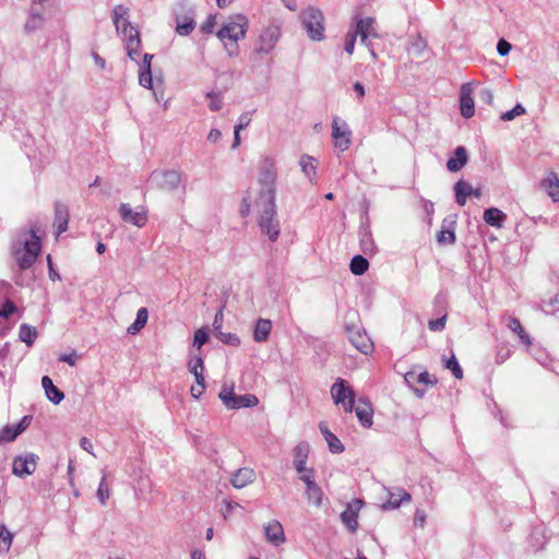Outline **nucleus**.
I'll return each mask as SVG.
<instances>
[{
	"instance_id": "f257e3e1",
	"label": "nucleus",
	"mask_w": 559,
	"mask_h": 559,
	"mask_svg": "<svg viewBox=\"0 0 559 559\" xmlns=\"http://www.w3.org/2000/svg\"><path fill=\"white\" fill-rule=\"evenodd\" d=\"M259 189H248L242 198L239 213L247 217L252 205L258 213V226L263 235L272 242H275L281 234V224L277 216L275 197L277 168L275 160L269 156L263 157L259 163Z\"/></svg>"
},
{
	"instance_id": "f03ea898",
	"label": "nucleus",
	"mask_w": 559,
	"mask_h": 559,
	"mask_svg": "<svg viewBox=\"0 0 559 559\" xmlns=\"http://www.w3.org/2000/svg\"><path fill=\"white\" fill-rule=\"evenodd\" d=\"M112 21L118 34L123 36L128 57L136 61L140 56L141 39L139 31L129 21V9L118 4L112 9Z\"/></svg>"
},
{
	"instance_id": "7ed1b4c3",
	"label": "nucleus",
	"mask_w": 559,
	"mask_h": 559,
	"mask_svg": "<svg viewBox=\"0 0 559 559\" xmlns=\"http://www.w3.org/2000/svg\"><path fill=\"white\" fill-rule=\"evenodd\" d=\"M248 29V19L238 14L229 17L227 22L217 32V37L224 44L227 55L229 57L237 56L238 45L240 39H243Z\"/></svg>"
},
{
	"instance_id": "20e7f679",
	"label": "nucleus",
	"mask_w": 559,
	"mask_h": 559,
	"mask_svg": "<svg viewBox=\"0 0 559 559\" xmlns=\"http://www.w3.org/2000/svg\"><path fill=\"white\" fill-rule=\"evenodd\" d=\"M41 249L39 237L34 230L29 231V238L13 246V255L22 270L29 269L36 261Z\"/></svg>"
},
{
	"instance_id": "39448f33",
	"label": "nucleus",
	"mask_w": 559,
	"mask_h": 559,
	"mask_svg": "<svg viewBox=\"0 0 559 559\" xmlns=\"http://www.w3.org/2000/svg\"><path fill=\"white\" fill-rule=\"evenodd\" d=\"M300 21L312 40L319 41L324 38V15L321 10L307 8L300 13Z\"/></svg>"
},
{
	"instance_id": "423d86ee",
	"label": "nucleus",
	"mask_w": 559,
	"mask_h": 559,
	"mask_svg": "<svg viewBox=\"0 0 559 559\" xmlns=\"http://www.w3.org/2000/svg\"><path fill=\"white\" fill-rule=\"evenodd\" d=\"M331 395L336 405H342L346 413H352L355 404V392L342 378H337L331 386Z\"/></svg>"
},
{
	"instance_id": "0eeeda50",
	"label": "nucleus",
	"mask_w": 559,
	"mask_h": 559,
	"mask_svg": "<svg viewBox=\"0 0 559 559\" xmlns=\"http://www.w3.org/2000/svg\"><path fill=\"white\" fill-rule=\"evenodd\" d=\"M148 181L155 188L174 191L182 186V176L177 170H154Z\"/></svg>"
},
{
	"instance_id": "6e6552de",
	"label": "nucleus",
	"mask_w": 559,
	"mask_h": 559,
	"mask_svg": "<svg viewBox=\"0 0 559 559\" xmlns=\"http://www.w3.org/2000/svg\"><path fill=\"white\" fill-rule=\"evenodd\" d=\"M219 399L228 409H240L257 406L259 400L253 394L236 395L233 389H223Z\"/></svg>"
},
{
	"instance_id": "1a4fd4ad",
	"label": "nucleus",
	"mask_w": 559,
	"mask_h": 559,
	"mask_svg": "<svg viewBox=\"0 0 559 559\" xmlns=\"http://www.w3.org/2000/svg\"><path fill=\"white\" fill-rule=\"evenodd\" d=\"M332 138L334 145L340 152H345L349 148L352 143V131L347 122L338 117H335L332 122Z\"/></svg>"
},
{
	"instance_id": "9d476101",
	"label": "nucleus",
	"mask_w": 559,
	"mask_h": 559,
	"mask_svg": "<svg viewBox=\"0 0 559 559\" xmlns=\"http://www.w3.org/2000/svg\"><path fill=\"white\" fill-rule=\"evenodd\" d=\"M352 31L360 37V43L370 47L369 37L379 38L376 29V20L373 17H355V24L350 26Z\"/></svg>"
},
{
	"instance_id": "9b49d317",
	"label": "nucleus",
	"mask_w": 559,
	"mask_h": 559,
	"mask_svg": "<svg viewBox=\"0 0 559 559\" xmlns=\"http://www.w3.org/2000/svg\"><path fill=\"white\" fill-rule=\"evenodd\" d=\"M194 11L191 8L179 5L175 11L176 33L180 36H188L195 28Z\"/></svg>"
},
{
	"instance_id": "f8f14e48",
	"label": "nucleus",
	"mask_w": 559,
	"mask_h": 559,
	"mask_svg": "<svg viewBox=\"0 0 559 559\" xmlns=\"http://www.w3.org/2000/svg\"><path fill=\"white\" fill-rule=\"evenodd\" d=\"M38 460V455L34 453L17 455L12 463V473L21 478L29 476L36 471Z\"/></svg>"
},
{
	"instance_id": "ddd939ff",
	"label": "nucleus",
	"mask_w": 559,
	"mask_h": 559,
	"mask_svg": "<svg viewBox=\"0 0 559 559\" xmlns=\"http://www.w3.org/2000/svg\"><path fill=\"white\" fill-rule=\"evenodd\" d=\"M346 333L349 342L360 353L368 355L373 349V344L365 331L357 325H347Z\"/></svg>"
},
{
	"instance_id": "4468645a",
	"label": "nucleus",
	"mask_w": 559,
	"mask_h": 559,
	"mask_svg": "<svg viewBox=\"0 0 559 559\" xmlns=\"http://www.w3.org/2000/svg\"><path fill=\"white\" fill-rule=\"evenodd\" d=\"M280 38V29L276 26H269L264 28L255 43V53H270Z\"/></svg>"
},
{
	"instance_id": "2eb2a0df",
	"label": "nucleus",
	"mask_w": 559,
	"mask_h": 559,
	"mask_svg": "<svg viewBox=\"0 0 559 559\" xmlns=\"http://www.w3.org/2000/svg\"><path fill=\"white\" fill-rule=\"evenodd\" d=\"M300 479L306 485L307 500L311 504L320 507L323 501V492L314 480V471L312 468H309V471H306V473L300 475Z\"/></svg>"
},
{
	"instance_id": "dca6fc26",
	"label": "nucleus",
	"mask_w": 559,
	"mask_h": 559,
	"mask_svg": "<svg viewBox=\"0 0 559 559\" xmlns=\"http://www.w3.org/2000/svg\"><path fill=\"white\" fill-rule=\"evenodd\" d=\"M119 213L123 222L136 227L141 228L147 223V212L143 207L141 210H133L129 203H121Z\"/></svg>"
},
{
	"instance_id": "f3484780",
	"label": "nucleus",
	"mask_w": 559,
	"mask_h": 559,
	"mask_svg": "<svg viewBox=\"0 0 559 559\" xmlns=\"http://www.w3.org/2000/svg\"><path fill=\"white\" fill-rule=\"evenodd\" d=\"M473 87L471 83H464L460 90V109L464 118H472L475 115Z\"/></svg>"
},
{
	"instance_id": "a211bd4d",
	"label": "nucleus",
	"mask_w": 559,
	"mask_h": 559,
	"mask_svg": "<svg viewBox=\"0 0 559 559\" xmlns=\"http://www.w3.org/2000/svg\"><path fill=\"white\" fill-rule=\"evenodd\" d=\"M361 503V500L357 499L354 501V503L348 504L347 508L341 513V520L350 533H355L357 531L358 512Z\"/></svg>"
},
{
	"instance_id": "6ab92c4d",
	"label": "nucleus",
	"mask_w": 559,
	"mask_h": 559,
	"mask_svg": "<svg viewBox=\"0 0 559 559\" xmlns=\"http://www.w3.org/2000/svg\"><path fill=\"white\" fill-rule=\"evenodd\" d=\"M263 530L265 538L270 544L274 546H280L285 543L286 538L284 528L283 525L277 520H273L264 524Z\"/></svg>"
},
{
	"instance_id": "aec40b11",
	"label": "nucleus",
	"mask_w": 559,
	"mask_h": 559,
	"mask_svg": "<svg viewBox=\"0 0 559 559\" xmlns=\"http://www.w3.org/2000/svg\"><path fill=\"white\" fill-rule=\"evenodd\" d=\"M454 192H455V201L459 205L463 206L466 204V199L468 195L480 198L481 191L478 188H473L471 183L464 180H459L454 185Z\"/></svg>"
},
{
	"instance_id": "412c9836",
	"label": "nucleus",
	"mask_w": 559,
	"mask_h": 559,
	"mask_svg": "<svg viewBox=\"0 0 559 559\" xmlns=\"http://www.w3.org/2000/svg\"><path fill=\"white\" fill-rule=\"evenodd\" d=\"M255 480V472L250 467L238 468L230 476V484L237 489H241Z\"/></svg>"
},
{
	"instance_id": "4be33fe9",
	"label": "nucleus",
	"mask_w": 559,
	"mask_h": 559,
	"mask_svg": "<svg viewBox=\"0 0 559 559\" xmlns=\"http://www.w3.org/2000/svg\"><path fill=\"white\" fill-rule=\"evenodd\" d=\"M411 495L402 488L388 489V500L383 509H397L403 502L411 501Z\"/></svg>"
},
{
	"instance_id": "5701e85b",
	"label": "nucleus",
	"mask_w": 559,
	"mask_h": 559,
	"mask_svg": "<svg viewBox=\"0 0 559 559\" xmlns=\"http://www.w3.org/2000/svg\"><path fill=\"white\" fill-rule=\"evenodd\" d=\"M355 414L364 427H370L372 425V407L365 399H359L357 405L354 404Z\"/></svg>"
},
{
	"instance_id": "b1692460",
	"label": "nucleus",
	"mask_w": 559,
	"mask_h": 559,
	"mask_svg": "<svg viewBox=\"0 0 559 559\" xmlns=\"http://www.w3.org/2000/svg\"><path fill=\"white\" fill-rule=\"evenodd\" d=\"M55 224L57 236L64 233L69 224V210L68 206L61 202L55 203Z\"/></svg>"
},
{
	"instance_id": "393cba45",
	"label": "nucleus",
	"mask_w": 559,
	"mask_h": 559,
	"mask_svg": "<svg viewBox=\"0 0 559 559\" xmlns=\"http://www.w3.org/2000/svg\"><path fill=\"white\" fill-rule=\"evenodd\" d=\"M468 160L467 152L464 146H457L454 150V154L451 158L447 162V168L451 173H456L461 170Z\"/></svg>"
},
{
	"instance_id": "a878e982",
	"label": "nucleus",
	"mask_w": 559,
	"mask_h": 559,
	"mask_svg": "<svg viewBox=\"0 0 559 559\" xmlns=\"http://www.w3.org/2000/svg\"><path fill=\"white\" fill-rule=\"evenodd\" d=\"M41 385L45 390L47 399L51 403L58 405L62 402V400L64 399L63 392L59 390L57 386H55L52 380L48 376H44L41 378Z\"/></svg>"
},
{
	"instance_id": "bb28decb",
	"label": "nucleus",
	"mask_w": 559,
	"mask_h": 559,
	"mask_svg": "<svg viewBox=\"0 0 559 559\" xmlns=\"http://www.w3.org/2000/svg\"><path fill=\"white\" fill-rule=\"evenodd\" d=\"M272 331V321L269 319L260 318L257 320L253 329V340L257 343H264L269 340Z\"/></svg>"
},
{
	"instance_id": "cd10ccee",
	"label": "nucleus",
	"mask_w": 559,
	"mask_h": 559,
	"mask_svg": "<svg viewBox=\"0 0 559 559\" xmlns=\"http://www.w3.org/2000/svg\"><path fill=\"white\" fill-rule=\"evenodd\" d=\"M540 186L555 202L559 201V177L555 171H549Z\"/></svg>"
},
{
	"instance_id": "c85d7f7f",
	"label": "nucleus",
	"mask_w": 559,
	"mask_h": 559,
	"mask_svg": "<svg viewBox=\"0 0 559 559\" xmlns=\"http://www.w3.org/2000/svg\"><path fill=\"white\" fill-rule=\"evenodd\" d=\"M295 459L294 466L299 474L306 473L309 471L306 468V462L309 453V445L307 443H299L294 449Z\"/></svg>"
},
{
	"instance_id": "c756f323",
	"label": "nucleus",
	"mask_w": 559,
	"mask_h": 559,
	"mask_svg": "<svg viewBox=\"0 0 559 559\" xmlns=\"http://www.w3.org/2000/svg\"><path fill=\"white\" fill-rule=\"evenodd\" d=\"M300 168L305 176L311 181L316 182L317 178V159L309 155L301 156L299 160Z\"/></svg>"
},
{
	"instance_id": "7c9ffc66",
	"label": "nucleus",
	"mask_w": 559,
	"mask_h": 559,
	"mask_svg": "<svg viewBox=\"0 0 559 559\" xmlns=\"http://www.w3.org/2000/svg\"><path fill=\"white\" fill-rule=\"evenodd\" d=\"M506 218H507V215L502 211H500L499 209H496V207L487 209L484 212V221L492 227L500 228Z\"/></svg>"
},
{
	"instance_id": "2f4dec72",
	"label": "nucleus",
	"mask_w": 559,
	"mask_h": 559,
	"mask_svg": "<svg viewBox=\"0 0 559 559\" xmlns=\"http://www.w3.org/2000/svg\"><path fill=\"white\" fill-rule=\"evenodd\" d=\"M148 312L147 309L142 307L136 312V318L134 322L127 329L128 333L131 335L138 334L147 323Z\"/></svg>"
},
{
	"instance_id": "473e14b6",
	"label": "nucleus",
	"mask_w": 559,
	"mask_h": 559,
	"mask_svg": "<svg viewBox=\"0 0 559 559\" xmlns=\"http://www.w3.org/2000/svg\"><path fill=\"white\" fill-rule=\"evenodd\" d=\"M45 23V17L43 13L36 12L32 10L29 12L28 19L25 22L24 29L27 33L35 32L37 29H40Z\"/></svg>"
},
{
	"instance_id": "72a5a7b5",
	"label": "nucleus",
	"mask_w": 559,
	"mask_h": 559,
	"mask_svg": "<svg viewBox=\"0 0 559 559\" xmlns=\"http://www.w3.org/2000/svg\"><path fill=\"white\" fill-rule=\"evenodd\" d=\"M368 267H369L368 260L360 254L355 255L350 260L349 269H350L352 273L355 275L365 274L367 272Z\"/></svg>"
},
{
	"instance_id": "f704fd0d",
	"label": "nucleus",
	"mask_w": 559,
	"mask_h": 559,
	"mask_svg": "<svg viewBox=\"0 0 559 559\" xmlns=\"http://www.w3.org/2000/svg\"><path fill=\"white\" fill-rule=\"evenodd\" d=\"M508 328L513 331L514 333H516L520 337V340L525 344V345H531V337L530 335L525 332V330L523 329L521 322L519 319L516 318H510L509 319V322H508Z\"/></svg>"
},
{
	"instance_id": "c9c22d12",
	"label": "nucleus",
	"mask_w": 559,
	"mask_h": 559,
	"mask_svg": "<svg viewBox=\"0 0 559 559\" xmlns=\"http://www.w3.org/2000/svg\"><path fill=\"white\" fill-rule=\"evenodd\" d=\"M13 542V534L7 528L4 524H0V552L7 554Z\"/></svg>"
},
{
	"instance_id": "e433bc0d",
	"label": "nucleus",
	"mask_w": 559,
	"mask_h": 559,
	"mask_svg": "<svg viewBox=\"0 0 559 559\" xmlns=\"http://www.w3.org/2000/svg\"><path fill=\"white\" fill-rule=\"evenodd\" d=\"M36 336H37V331L34 326H31L26 323H23L20 326L19 337L22 342L26 343L28 346L33 345Z\"/></svg>"
},
{
	"instance_id": "4c0bfd02",
	"label": "nucleus",
	"mask_w": 559,
	"mask_h": 559,
	"mask_svg": "<svg viewBox=\"0 0 559 559\" xmlns=\"http://www.w3.org/2000/svg\"><path fill=\"white\" fill-rule=\"evenodd\" d=\"M106 479H107V474H106V472H103V477H102L100 483L97 488V498L103 506L106 504L107 500L110 497V490L106 483Z\"/></svg>"
},
{
	"instance_id": "58836bf2",
	"label": "nucleus",
	"mask_w": 559,
	"mask_h": 559,
	"mask_svg": "<svg viewBox=\"0 0 559 559\" xmlns=\"http://www.w3.org/2000/svg\"><path fill=\"white\" fill-rule=\"evenodd\" d=\"M360 246L365 253H372L376 249L371 234L367 229L360 233Z\"/></svg>"
},
{
	"instance_id": "ea45409f",
	"label": "nucleus",
	"mask_w": 559,
	"mask_h": 559,
	"mask_svg": "<svg viewBox=\"0 0 559 559\" xmlns=\"http://www.w3.org/2000/svg\"><path fill=\"white\" fill-rule=\"evenodd\" d=\"M525 112H526L525 108L523 107L522 104L519 103L512 109H510L506 112H502L500 116V119L503 121H511V120L515 119L516 117L524 115Z\"/></svg>"
},
{
	"instance_id": "a19ab883",
	"label": "nucleus",
	"mask_w": 559,
	"mask_h": 559,
	"mask_svg": "<svg viewBox=\"0 0 559 559\" xmlns=\"http://www.w3.org/2000/svg\"><path fill=\"white\" fill-rule=\"evenodd\" d=\"M416 377H418V373L415 371H408L405 373L404 380L413 389L415 395L421 399L425 395V390H420L414 386L417 383Z\"/></svg>"
},
{
	"instance_id": "79ce46f5",
	"label": "nucleus",
	"mask_w": 559,
	"mask_h": 559,
	"mask_svg": "<svg viewBox=\"0 0 559 559\" xmlns=\"http://www.w3.org/2000/svg\"><path fill=\"white\" fill-rule=\"evenodd\" d=\"M209 341V331L202 328L195 331L192 345L200 349Z\"/></svg>"
},
{
	"instance_id": "37998d69",
	"label": "nucleus",
	"mask_w": 559,
	"mask_h": 559,
	"mask_svg": "<svg viewBox=\"0 0 559 559\" xmlns=\"http://www.w3.org/2000/svg\"><path fill=\"white\" fill-rule=\"evenodd\" d=\"M188 368L192 374L200 371L204 372V362L202 356L200 354L192 356L188 362Z\"/></svg>"
},
{
	"instance_id": "c03bdc74",
	"label": "nucleus",
	"mask_w": 559,
	"mask_h": 559,
	"mask_svg": "<svg viewBox=\"0 0 559 559\" xmlns=\"http://www.w3.org/2000/svg\"><path fill=\"white\" fill-rule=\"evenodd\" d=\"M444 367L447 369H450L452 371L453 376L456 379H462L463 378V370L460 367L459 361H457V359L455 358L454 355H452L451 358L445 360Z\"/></svg>"
},
{
	"instance_id": "a18cd8bd",
	"label": "nucleus",
	"mask_w": 559,
	"mask_h": 559,
	"mask_svg": "<svg viewBox=\"0 0 559 559\" xmlns=\"http://www.w3.org/2000/svg\"><path fill=\"white\" fill-rule=\"evenodd\" d=\"M329 444V449L334 454H340L344 452L345 448L341 440L333 433L329 435L328 439L325 440Z\"/></svg>"
},
{
	"instance_id": "49530a36",
	"label": "nucleus",
	"mask_w": 559,
	"mask_h": 559,
	"mask_svg": "<svg viewBox=\"0 0 559 559\" xmlns=\"http://www.w3.org/2000/svg\"><path fill=\"white\" fill-rule=\"evenodd\" d=\"M437 241L440 245H452L455 242V233L452 229H442L438 236Z\"/></svg>"
},
{
	"instance_id": "de8ad7c7",
	"label": "nucleus",
	"mask_w": 559,
	"mask_h": 559,
	"mask_svg": "<svg viewBox=\"0 0 559 559\" xmlns=\"http://www.w3.org/2000/svg\"><path fill=\"white\" fill-rule=\"evenodd\" d=\"M16 437H17V435L14 431L13 426H11V425L4 426L0 430V444L11 442V441L15 440Z\"/></svg>"
},
{
	"instance_id": "09e8293b",
	"label": "nucleus",
	"mask_w": 559,
	"mask_h": 559,
	"mask_svg": "<svg viewBox=\"0 0 559 559\" xmlns=\"http://www.w3.org/2000/svg\"><path fill=\"white\" fill-rule=\"evenodd\" d=\"M139 83L145 88L153 87V79L151 69H140Z\"/></svg>"
},
{
	"instance_id": "8fccbe9b",
	"label": "nucleus",
	"mask_w": 559,
	"mask_h": 559,
	"mask_svg": "<svg viewBox=\"0 0 559 559\" xmlns=\"http://www.w3.org/2000/svg\"><path fill=\"white\" fill-rule=\"evenodd\" d=\"M218 338L226 345H230V346H239L240 345V338L237 334L235 333H224V332H219L218 333Z\"/></svg>"
},
{
	"instance_id": "3c124183",
	"label": "nucleus",
	"mask_w": 559,
	"mask_h": 559,
	"mask_svg": "<svg viewBox=\"0 0 559 559\" xmlns=\"http://www.w3.org/2000/svg\"><path fill=\"white\" fill-rule=\"evenodd\" d=\"M357 37L358 36L352 31V28H349L346 33L344 49L349 56H352L354 52Z\"/></svg>"
},
{
	"instance_id": "603ef678",
	"label": "nucleus",
	"mask_w": 559,
	"mask_h": 559,
	"mask_svg": "<svg viewBox=\"0 0 559 559\" xmlns=\"http://www.w3.org/2000/svg\"><path fill=\"white\" fill-rule=\"evenodd\" d=\"M216 25V15L210 14L206 20L201 24L200 31L202 34H212Z\"/></svg>"
},
{
	"instance_id": "864d4df0",
	"label": "nucleus",
	"mask_w": 559,
	"mask_h": 559,
	"mask_svg": "<svg viewBox=\"0 0 559 559\" xmlns=\"http://www.w3.org/2000/svg\"><path fill=\"white\" fill-rule=\"evenodd\" d=\"M416 381L419 384L432 386L437 383V378L433 374H430L428 371L424 370L418 373Z\"/></svg>"
},
{
	"instance_id": "5fc2aeb1",
	"label": "nucleus",
	"mask_w": 559,
	"mask_h": 559,
	"mask_svg": "<svg viewBox=\"0 0 559 559\" xmlns=\"http://www.w3.org/2000/svg\"><path fill=\"white\" fill-rule=\"evenodd\" d=\"M206 97L211 99L209 107L212 111H218L222 108L223 102L219 94L215 92H209Z\"/></svg>"
},
{
	"instance_id": "6e6d98bb",
	"label": "nucleus",
	"mask_w": 559,
	"mask_h": 559,
	"mask_svg": "<svg viewBox=\"0 0 559 559\" xmlns=\"http://www.w3.org/2000/svg\"><path fill=\"white\" fill-rule=\"evenodd\" d=\"M445 322H447V316H443L441 318L430 320L428 322V328H429V330L435 331V332L442 331L445 326Z\"/></svg>"
},
{
	"instance_id": "4d7b16f0",
	"label": "nucleus",
	"mask_w": 559,
	"mask_h": 559,
	"mask_svg": "<svg viewBox=\"0 0 559 559\" xmlns=\"http://www.w3.org/2000/svg\"><path fill=\"white\" fill-rule=\"evenodd\" d=\"M15 310V305L11 300H7L0 308V318H9Z\"/></svg>"
},
{
	"instance_id": "13d9d810",
	"label": "nucleus",
	"mask_w": 559,
	"mask_h": 559,
	"mask_svg": "<svg viewBox=\"0 0 559 559\" xmlns=\"http://www.w3.org/2000/svg\"><path fill=\"white\" fill-rule=\"evenodd\" d=\"M31 420L32 418L29 416H24L16 425H13V429L17 436L29 426Z\"/></svg>"
},
{
	"instance_id": "bf43d9fd",
	"label": "nucleus",
	"mask_w": 559,
	"mask_h": 559,
	"mask_svg": "<svg viewBox=\"0 0 559 559\" xmlns=\"http://www.w3.org/2000/svg\"><path fill=\"white\" fill-rule=\"evenodd\" d=\"M31 420L32 418L29 416H24L16 425H13V429L17 436L29 426Z\"/></svg>"
},
{
	"instance_id": "052dcab7",
	"label": "nucleus",
	"mask_w": 559,
	"mask_h": 559,
	"mask_svg": "<svg viewBox=\"0 0 559 559\" xmlns=\"http://www.w3.org/2000/svg\"><path fill=\"white\" fill-rule=\"evenodd\" d=\"M479 98L481 102L488 104V105H492L493 103V93L490 88H483L480 92H479Z\"/></svg>"
},
{
	"instance_id": "680f3d73",
	"label": "nucleus",
	"mask_w": 559,
	"mask_h": 559,
	"mask_svg": "<svg viewBox=\"0 0 559 559\" xmlns=\"http://www.w3.org/2000/svg\"><path fill=\"white\" fill-rule=\"evenodd\" d=\"M248 126V122L246 123H239L235 126L234 130V143L231 145L233 148H237L240 145V131Z\"/></svg>"
},
{
	"instance_id": "e2e57ef3",
	"label": "nucleus",
	"mask_w": 559,
	"mask_h": 559,
	"mask_svg": "<svg viewBox=\"0 0 559 559\" xmlns=\"http://www.w3.org/2000/svg\"><path fill=\"white\" fill-rule=\"evenodd\" d=\"M511 50V44L504 39H500L497 44V51L500 56H507Z\"/></svg>"
},
{
	"instance_id": "0e129e2a",
	"label": "nucleus",
	"mask_w": 559,
	"mask_h": 559,
	"mask_svg": "<svg viewBox=\"0 0 559 559\" xmlns=\"http://www.w3.org/2000/svg\"><path fill=\"white\" fill-rule=\"evenodd\" d=\"M80 447H81L84 451H86V452H88L90 454H92V455H94V456H95V454H94V452H93V443H92V442H91V440H90V439H87L86 437H82V438L80 439Z\"/></svg>"
},
{
	"instance_id": "69168bd1",
	"label": "nucleus",
	"mask_w": 559,
	"mask_h": 559,
	"mask_svg": "<svg viewBox=\"0 0 559 559\" xmlns=\"http://www.w3.org/2000/svg\"><path fill=\"white\" fill-rule=\"evenodd\" d=\"M415 525H419L420 527H424L426 523V514L421 510H416L415 518H414Z\"/></svg>"
},
{
	"instance_id": "338daca9",
	"label": "nucleus",
	"mask_w": 559,
	"mask_h": 559,
	"mask_svg": "<svg viewBox=\"0 0 559 559\" xmlns=\"http://www.w3.org/2000/svg\"><path fill=\"white\" fill-rule=\"evenodd\" d=\"M204 390H205V386L195 384V385L191 386L190 392H191V395L195 400H199L202 396V394L204 393Z\"/></svg>"
},
{
	"instance_id": "774afa93",
	"label": "nucleus",
	"mask_w": 559,
	"mask_h": 559,
	"mask_svg": "<svg viewBox=\"0 0 559 559\" xmlns=\"http://www.w3.org/2000/svg\"><path fill=\"white\" fill-rule=\"evenodd\" d=\"M222 132L218 129H212L207 135V140L212 143H216L221 140Z\"/></svg>"
}]
</instances>
